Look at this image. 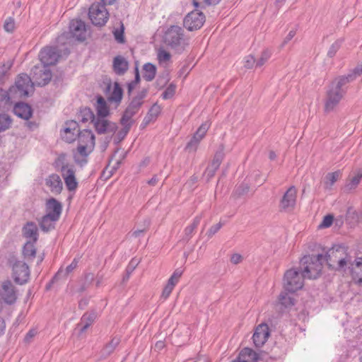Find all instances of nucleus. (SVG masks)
<instances>
[{"instance_id":"nucleus-59","label":"nucleus","mask_w":362,"mask_h":362,"mask_svg":"<svg viewBox=\"0 0 362 362\" xmlns=\"http://www.w3.org/2000/svg\"><path fill=\"white\" fill-rule=\"evenodd\" d=\"M78 260L76 258L72 261V262L66 267L65 274H68L71 272L74 269H75L78 265Z\"/></svg>"},{"instance_id":"nucleus-52","label":"nucleus","mask_w":362,"mask_h":362,"mask_svg":"<svg viewBox=\"0 0 362 362\" xmlns=\"http://www.w3.org/2000/svg\"><path fill=\"white\" fill-rule=\"evenodd\" d=\"M176 86L173 84H170L163 93V98L166 100L172 98L175 93Z\"/></svg>"},{"instance_id":"nucleus-30","label":"nucleus","mask_w":362,"mask_h":362,"mask_svg":"<svg viewBox=\"0 0 362 362\" xmlns=\"http://www.w3.org/2000/svg\"><path fill=\"white\" fill-rule=\"evenodd\" d=\"M256 354L250 348L243 349L239 354L236 360L232 362H255Z\"/></svg>"},{"instance_id":"nucleus-22","label":"nucleus","mask_w":362,"mask_h":362,"mask_svg":"<svg viewBox=\"0 0 362 362\" xmlns=\"http://www.w3.org/2000/svg\"><path fill=\"white\" fill-rule=\"evenodd\" d=\"M347 270L356 284H362V257H357L351 262Z\"/></svg>"},{"instance_id":"nucleus-19","label":"nucleus","mask_w":362,"mask_h":362,"mask_svg":"<svg viewBox=\"0 0 362 362\" xmlns=\"http://www.w3.org/2000/svg\"><path fill=\"white\" fill-rule=\"evenodd\" d=\"M223 151L224 147L221 145L220 146V150L215 153L211 163L206 168L204 175L207 178V180H209L211 178H212L214 176L216 170L218 169L224 157Z\"/></svg>"},{"instance_id":"nucleus-3","label":"nucleus","mask_w":362,"mask_h":362,"mask_svg":"<svg viewBox=\"0 0 362 362\" xmlns=\"http://www.w3.org/2000/svg\"><path fill=\"white\" fill-rule=\"evenodd\" d=\"M323 257V255H305L300 259V271L305 278L315 279L320 275Z\"/></svg>"},{"instance_id":"nucleus-62","label":"nucleus","mask_w":362,"mask_h":362,"mask_svg":"<svg viewBox=\"0 0 362 362\" xmlns=\"http://www.w3.org/2000/svg\"><path fill=\"white\" fill-rule=\"evenodd\" d=\"M351 74L354 75V79L362 75V63L358 64Z\"/></svg>"},{"instance_id":"nucleus-9","label":"nucleus","mask_w":362,"mask_h":362,"mask_svg":"<svg viewBox=\"0 0 362 362\" xmlns=\"http://www.w3.org/2000/svg\"><path fill=\"white\" fill-rule=\"evenodd\" d=\"M12 276L17 284H24L30 278V269L23 261H16L12 264Z\"/></svg>"},{"instance_id":"nucleus-46","label":"nucleus","mask_w":362,"mask_h":362,"mask_svg":"<svg viewBox=\"0 0 362 362\" xmlns=\"http://www.w3.org/2000/svg\"><path fill=\"white\" fill-rule=\"evenodd\" d=\"M200 221H201V217L197 216L194 218L192 223L185 228V234L187 238H189L192 236V235L194 233L195 229L199 224Z\"/></svg>"},{"instance_id":"nucleus-33","label":"nucleus","mask_w":362,"mask_h":362,"mask_svg":"<svg viewBox=\"0 0 362 362\" xmlns=\"http://www.w3.org/2000/svg\"><path fill=\"white\" fill-rule=\"evenodd\" d=\"M340 170L329 173L326 175L324 180V186L326 189H331L334 184L341 177Z\"/></svg>"},{"instance_id":"nucleus-21","label":"nucleus","mask_w":362,"mask_h":362,"mask_svg":"<svg viewBox=\"0 0 362 362\" xmlns=\"http://www.w3.org/2000/svg\"><path fill=\"white\" fill-rule=\"evenodd\" d=\"M88 147L78 145L77 148L73 151V157L76 165L81 167L88 163V156L93 150H88Z\"/></svg>"},{"instance_id":"nucleus-18","label":"nucleus","mask_w":362,"mask_h":362,"mask_svg":"<svg viewBox=\"0 0 362 362\" xmlns=\"http://www.w3.org/2000/svg\"><path fill=\"white\" fill-rule=\"evenodd\" d=\"M341 92H337L332 88H329L327 92L326 99L325 102V111L330 112L335 110L339 102L344 97Z\"/></svg>"},{"instance_id":"nucleus-37","label":"nucleus","mask_w":362,"mask_h":362,"mask_svg":"<svg viewBox=\"0 0 362 362\" xmlns=\"http://www.w3.org/2000/svg\"><path fill=\"white\" fill-rule=\"evenodd\" d=\"M156 73V68L153 64L147 63L144 65L143 77L147 81H152L155 78Z\"/></svg>"},{"instance_id":"nucleus-12","label":"nucleus","mask_w":362,"mask_h":362,"mask_svg":"<svg viewBox=\"0 0 362 362\" xmlns=\"http://www.w3.org/2000/svg\"><path fill=\"white\" fill-rule=\"evenodd\" d=\"M61 174L67 189L70 192L75 191L78 187V181L74 166L68 163L63 165Z\"/></svg>"},{"instance_id":"nucleus-2","label":"nucleus","mask_w":362,"mask_h":362,"mask_svg":"<svg viewBox=\"0 0 362 362\" xmlns=\"http://www.w3.org/2000/svg\"><path fill=\"white\" fill-rule=\"evenodd\" d=\"M146 95V90H142L136 96H135L129 105L125 110L123 116L121 119V124L123 126V129L118 133V136L123 139L129 132L132 126V117L139 111L141 105L143 104V100Z\"/></svg>"},{"instance_id":"nucleus-44","label":"nucleus","mask_w":362,"mask_h":362,"mask_svg":"<svg viewBox=\"0 0 362 362\" xmlns=\"http://www.w3.org/2000/svg\"><path fill=\"white\" fill-rule=\"evenodd\" d=\"M36 254V249L33 243L27 242L23 248V255L27 258H33Z\"/></svg>"},{"instance_id":"nucleus-28","label":"nucleus","mask_w":362,"mask_h":362,"mask_svg":"<svg viewBox=\"0 0 362 362\" xmlns=\"http://www.w3.org/2000/svg\"><path fill=\"white\" fill-rule=\"evenodd\" d=\"M113 69L118 75L124 74L128 69V62L122 56H117L113 60Z\"/></svg>"},{"instance_id":"nucleus-64","label":"nucleus","mask_w":362,"mask_h":362,"mask_svg":"<svg viewBox=\"0 0 362 362\" xmlns=\"http://www.w3.org/2000/svg\"><path fill=\"white\" fill-rule=\"evenodd\" d=\"M158 182V176L157 175H153V177L151 179H150L149 180H148L147 183L149 185H151V186H155L157 185Z\"/></svg>"},{"instance_id":"nucleus-4","label":"nucleus","mask_w":362,"mask_h":362,"mask_svg":"<svg viewBox=\"0 0 362 362\" xmlns=\"http://www.w3.org/2000/svg\"><path fill=\"white\" fill-rule=\"evenodd\" d=\"M164 42L177 52H182L189 45L188 39L184 36L183 30L177 25L168 29L164 36Z\"/></svg>"},{"instance_id":"nucleus-43","label":"nucleus","mask_w":362,"mask_h":362,"mask_svg":"<svg viewBox=\"0 0 362 362\" xmlns=\"http://www.w3.org/2000/svg\"><path fill=\"white\" fill-rule=\"evenodd\" d=\"M12 124V119L6 114H0V132L8 129Z\"/></svg>"},{"instance_id":"nucleus-56","label":"nucleus","mask_w":362,"mask_h":362,"mask_svg":"<svg viewBox=\"0 0 362 362\" xmlns=\"http://www.w3.org/2000/svg\"><path fill=\"white\" fill-rule=\"evenodd\" d=\"M173 289L174 287L173 286L167 284L163 290L160 298L163 300H166L170 296Z\"/></svg>"},{"instance_id":"nucleus-15","label":"nucleus","mask_w":362,"mask_h":362,"mask_svg":"<svg viewBox=\"0 0 362 362\" xmlns=\"http://www.w3.org/2000/svg\"><path fill=\"white\" fill-rule=\"evenodd\" d=\"M270 336V330L267 324L261 323L257 325L252 335V341L256 347L262 346Z\"/></svg>"},{"instance_id":"nucleus-23","label":"nucleus","mask_w":362,"mask_h":362,"mask_svg":"<svg viewBox=\"0 0 362 362\" xmlns=\"http://www.w3.org/2000/svg\"><path fill=\"white\" fill-rule=\"evenodd\" d=\"M354 80L355 79L354 75L351 74H349L347 76H341L336 78L332 82L329 88L337 92H341L342 94L345 95L346 92L345 86Z\"/></svg>"},{"instance_id":"nucleus-61","label":"nucleus","mask_w":362,"mask_h":362,"mask_svg":"<svg viewBox=\"0 0 362 362\" xmlns=\"http://www.w3.org/2000/svg\"><path fill=\"white\" fill-rule=\"evenodd\" d=\"M148 225H149V223L148 222L146 227L132 231V236H133L134 238H138V237L142 235L146 231V229H147Z\"/></svg>"},{"instance_id":"nucleus-57","label":"nucleus","mask_w":362,"mask_h":362,"mask_svg":"<svg viewBox=\"0 0 362 362\" xmlns=\"http://www.w3.org/2000/svg\"><path fill=\"white\" fill-rule=\"evenodd\" d=\"M222 227V224L221 223H216L212 226L209 230L207 231V235L209 237H212L214 234H216Z\"/></svg>"},{"instance_id":"nucleus-13","label":"nucleus","mask_w":362,"mask_h":362,"mask_svg":"<svg viewBox=\"0 0 362 362\" xmlns=\"http://www.w3.org/2000/svg\"><path fill=\"white\" fill-rule=\"evenodd\" d=\"M59 57L60 54L57 49L50 47L43 48L39 54V58L42 63L41 65L46 68L56 64Z\"/></svg>"},{"instance_id":"nucleus-1","label":"nucleus","mask_w":362,"mask_h":362,"mask_svg":"<svg viewBox=\"0 0 362 362\" xmlns=\"http://www.w3.org/2000/svg\"><path fill=\"white\" fill-rule=\"evenodd\" d=\"M323 258L329 267L343 272L347 271L352 262V256L348 248L341 245L330 248Z\"/></svg>"},{"instance_id":"nucleus-27","label":"nucleus","mask_w":362,"mask_h":362,"mask_svg":"<svg viewBox=\"0 0 362 362\" xmlns=\"http://www.w3.org/2000/svg\"><path fill=\"white\" fill-rule=\"evenodd\" d=\"M13 112L16 116L25 120L29 119L32 116L30 106L24 103L16 104L13 107Z\"/></svg>"},{"instance_id":"nucleus-50","label":"nucleus","mask_w":362,"mask_h":362,"mask_svg":"<svg viewBox=\"0 0 362 362\" xmlns=\"http://www.w3.org/2000/svg\"><path fill=\"white\" fill-rule=\"evenodd\" d=\"M13 65L11 61L7 62L5 64H0V81L3 77L8 73Z\"/></svg>"},{"instance_id":"nucleus-25","label":"nucleus","mask_w":362,"mask_h":362,"mask_svg":"<svg viewBox=\"0 0 362 362\" xmlns=\"http://www.w3.org/2000/svg\"><path fill=\"white\" fill-rule=\"evenodd\" d=\"M45 184L54 194H60L63 189L62 182L57 174L49 175L45 180Z\"/></svg>"},{"instance_id":"nucleus-35","label":"nucleus","mask_w":362,"mask_h":362,"mask_svg":"<svg viewBox=\"0 0 362 362\" xmlns=\"http://www.w3.org/2000/svg\"><path fill=\"white\" fill-rule=\"evenodd\" d=\"M161 112V107L158 104H154L152 105L151 109L149 110L147 115L144 118V122L146 124L150 123L152 121H154L159 114Z\"/></svg>"},{"instance_id":"nucleus-63","label":"nucleus","mask_w":362,"mask_h":362,"mask_svg":"<svg viewBox=\"0 0 362 362\" xmlns=\"http://www.w3.org/2000/svg\"><path fill=\"white\" fill-rule=\"evenodd\" d=\"M295 35L296 32L294 30H291L285 37L283 44L285 45L289 42L295 36Z\"/></svg>"},{"instance_id":"nucleus-7","label":"nucleus","mask_w":362,"mask_h":362,"mask_svg":"<svg viewBox=\"0 0 362 362\" xmlns=\"http://www.w3.org/2000/svg\"><path fill=\"white\" fill-rule=\"evenodd\" d=\"M88 15L93 24L99 26L104 25L109 18V13L105 5L99 3L90 6Z\"/></svg>"},{"instance_id":"nucleus-24","label":"nucleus","mask_w":362,"mask_h":362,"mask_svg":"<svg viewBox=\"0 0 362 362\" xmlns=\"http://www.w3.org/2000/svg\"><path fill=\"white\" fill-rule=\"evenodd\" d=\"M78 145L88 147V150H93L95 147V136L92 131L83 129L78 134Z\"/></svg>"},{"instance_id":"nucleus-26","label":"nucleus","mask_w":362,"mask_h":362,"mask_svg":"<svg viewBox=\"0 0 362 362\" xmlns=\"http://www.w3.org/2000/svg\"><path fill=\"white\" fill-rule=\"evenodd\" d=\"M62 209V204L54 198L48 199L46 202V214H51L55 218H59Z\"/></svg>"},{"instance_id":"nucleus-38","label":"nucleus","mask_w":362,"mask_h":362,"mask_svg":"<svg viewBox=\"0 0 362 362\" xmlns=\"http://www.w3.org/2000/svg\"><path fill=\"white\" fill-rule=\"evenodd\" d=\"M95 315L94 314H85L81 318V323L79 324L80 332H84L94 322Z\"/></svg>"},{"instance_id":"nucleus-20","label":"nucleus","mask_w":362,"mask_h":362,"mask_svg":"<svg viewBox=\"0 0 362 362\" xmlns=\"http://www.w3.org/2000/svg\"><path fill=\"white\" fill-rule=\"evenodd\" d=\"M69 30L73 37L79 41H83L86 39V25L81 20H72L70 22Z\"/></svg>"},{"instance_id":"nucleus-39","label":"nucleus","mask_w":362,"mask_h":362,"mask_svg":"<svg viewBox=\"0 0 362 362\" xmlns=\"http://www.w3.org/2000/svg\"><path fill=\"white\" fill-rule=\"evenodd\" d=\"M278 303L286 308L294 305V300L288 293L282 292L279 296Z\"/></svg>"},{"instance_id":"nucleus-5","label":"nucleus","mask_w":362,"mask_h":362,"mask_svg":"<svg viewBox=\"0 0 362 362\" xmlns=\"http://www.w3.org/2000/svg\"><path fill=\"white\" fill-rule=\"evenodd\" d=\"M10 94L13 99L28 96L33 91L31 78L25 74H20L16 80L15 85L10 88Z\"/></svg>"},{"instance_id":"nucleus-10","label":"nucleus","mask_w":362,"mask_h":362,"mask_svg":"<svg viewBox=\"0 0 362 362\" xmlns=\"http://www.w3.org/2000/svg\"><path fill=\"white\" fill-rule=\"evenodd\" d=\"M52 74L49 68H46L42 65L35 66L32 69V77L34 85L43 86L47 84L51 78Z\"/></svg>"},{"instance_id":"nucleus-32","label":"nucleus","mask_w":362,"mask_h":362,"mask_svg":"<svg viewBox=\"0 0 362 362\" xmlns=\"http://www.w3.org/2000/svg\"><path fill=\"white\" fill-rule=\"evenodd\" d=\"M97 117H106L109 115V107L102 96L97 98L96 103Z\"/></svg>"},{"instance_id":"nucleus-31","label":"nucleus","mask_w":362,"mask_h":362,"mask_svg":"<svg viewBox=\"0 0 362 362\" xmlns=\"http://www.w3.org/2000/svg\"><path fill=\"white\" fill-rule=\"evenodd\" d=\"M23 235L33 242H36L38 237L37 226L32 222L28 223L23 228Z\"/></svg>"},{"instance_id":"nucleus-34","label":"nucleus","mask_w":362,"mask_h":362,"mask_svg":"<svg viewBox=\"0 0 362 362\" xmlns=\"http://www.w3.org/2000/svg\"><path fill=\"white\" fill-rule=\"evenodd\" d=\"M58 220L52 217L51 214H45L40 222V226L43 231H49L52 229L54 226V223Z\"/></svg>"},{"instance_id":"nucleus-55","label":"nucleus","mask_w":362,"mask_h":362,"mask_svg":"<svg viewBox=\"0 0 362 362\" xmlns=\"http://www.w3.org/2000/svg\"><path fill=\"white\" fill-rule=\"evenodd\" d=\"M4 28L7 32H13L15 29V22L11 18H8L6 20Z\"/></svg>"},{"instance_id":"nucleus-53","label":"nucleus","mask_w":362,"mask_h":362,"mask_svg":"<svg viewBox=\"0 0 362 362\" xmlns=\"http://www.w3.org/2000/svg\"><path fill=\"white\" fill-rule=\"evenodd\" d=\"M333 220L334 216L331 214H328L323 218V220L319 227L321 228H329L332 226Z\"/></svg>"},{"instance_id":"nucleus-17","label":"nucleus","mask_w":362,"mask_h":362,"mask_svg":"<svg viewBox=\"0 0 362 362\" xmlns=\"http://www.w3.org/2000/svg\"><path fill=\"white\" fill-rule=\"evenodd\" d=\"M0 296L6 303L9 305L13 304L16 301V291L10 281L7 280L2 283Z\"/></svg>"},{"instance_id":"nucleus-29","label":"nucleus","mask_w":362,"mask_h":362,"mask_svg":"<svg viewBox=\"0 0 362 362\" xmlns=\"http://www.w3.org/2000/svg\"><path fill=\"white\" fill-rule=\"evenodd\" d=\"M157 60L160 66L168 67L172 63L170 53L163 47L157 49Z\"/></svg>"},{"instance_id":"nucleus-8","label":"nucleus","mask_w":362,"mask_h":362,"mask_svg":"<svg viewBox=\"0 0 362 362\" xmlns=\"http://www.w3.org/2000/svg\"><path fill=\"white\" fill-rule=\"evenodd\" d=\"M86 112L90 115V118H93L92 121L98 134H114L115 133L117 129V126L115 123L109 121L105 117L95 118L90 110H88Z\"/></svg>"},{"instance_id":"nucleus-16","label":"nucleus","mask_w":362,"mask_h":362,"mask_svg":"<svg viewBox=\"0 0 362 362\" xmlns=\"http://www.w3.org/2000/svg\"><path fill=\"white\" fill-rule=\"evenodd\" d=\"M297 190L294 186L290 187L284 193L280 202V209L287 211L293 209L296 203Z\"/></svg>"},{"instance_id":"nucleus-6","label":"nucleus","mask_w":362,"mask_h":362,"mask_svg":"<svg viewBox=\"0 0 362 362\" xmlns=\"http://www.w3.org/2000/svg\"><path fill=\"white\" fill-rule=\"evenodd\" d=\"M305 277L303 273H300L296 269L287 270L284 276L283 285L286 291L296 292L301 289L304 284Z\"/></svg>"},{"instance_id":"nucleus-40","label":"nucleus","mask_w":362,"mask_h":362,"mask_svg":"<svg viewBox=\"0 0 362 362\" xmlns=\"http://www.w3.org/2000/svg\"><path fill=\"white\" fill-rule=\"evenodd\" d=\"M13 98L10 94V90L5 91L0 88V108H5L6 105H10Z\"/></svg>"},{"instance_id":"nucleus-36","label":"nucleus","mask_w":362,"mask_h":362,"mask_svg":"<svg viewBox=\"0 0 362 362\" xmlns=\"http://www.w3.org/2000/svg\"><path fill=\"white\" fill-rule=\"evenodd\" d=\"M361 178V170H358L354 175L349 178L347 183L346 185V189L352 190L356 189L357 186L359 185Z\"/></svg>"},{"instance_id":"nucleus-58","label":"nucleus","mask_w":362,"mask_h":362,"mask_svg":"<svg viewBox=\"0 0 362 362\" xmlns=\"http://www.w3.org/2000/svg\"><path fill=\"white\" fill-rule=\"evenodd\" d=\"M339 47L340 45L338 42H336L334 44H332L327 52L328 56L329 57H334L337 52L338 51V49H339Z\"/></svg>"},{"instance_id":"nucleus-14","label":"nucleus","mask_w":362,"mask_h":362,"mask_svg":"<svg viewBox=\"0 0 362 362\" xmlns=\"http://www.w3.org/2000/svg\"><path fill=\"white\" fill-rule=\"evenodd\" d=\"M210 127V123L205 122L201 124L191 140L187 143L186 149L189 151H196L200 141L204 139Z\"/></svg>"},{"instance_id":"nucleus-47","label":"nucleus","mask_w":362,"mask_h":362,"mask_svg":"<svg viewBox=\"0 0 362 362\" xmlns=\"http://www.w3.org/2000/svg\"><path fill=\"white\" fill-rule=\"evenodd\" d=\"M272 52L269 49H264L261 53L259 57L256 59V67L262 66L271 57Z\"/></svg>"},{"instance_id":"nucleus-49","label":"nucleus","mask_w":362,"mask_h":362,"mask_svg":"<svg viewBox=\"0 0 362 362\" xmlns=\"http://www.w3.org/2000/svg\"><path fill=\"white\" fill-rule=\"evenodd\" d=\"M221 0H193L195 7H203L207 5L217 4Z\"/></svg>"},{"instance_id":"nucleus-48","label":"nucleus","mask_w":362,"mask_h":362,"mask_svg":"<svg viewBox=\"0 0 362 362\" xmlns=\"http://www.w3.org/2000/svg\"><path fill=\"white\" fill-rule=\"evenodd\" d=\"M114 37L116 40V41L119 43H124V27L123 25H121V27L118 29H116L113 32Z\"/></svg>"},{"instance_id":"nucleus-45","label":"nucleus","mask_w":362,"mask_h":362,"mask_svg":"<svg viewBox=\"0 0 362 362\" xmlns=\"http://www.w3.org/2000/svg\"><path fill=\"white\" fill-rule=\"evenodd\" d=\"M183 274V269L181 268L176 269L173 274L169 278L168 283V284L173 286V287L179 282L180 277Z\"/></svg>"},{"instance_id":"nucleus-60","label":"nucleus","mask_w":362,"mask_h":362,"mask_svg":"<svg viewBox=\"0 0 362 362\" xmlns=\"http://www.w3.org/2000/svg\"><path fill=\"white\" fill-rule=\"evenodd\" d=\"M243 261V257L240 254L235 253L230 256V262L233 264H238Z\"/></svg>"},{"instance_id":"nucleus-41","label":"nucleus","mask_w":362,"mask_h":362,"mask_svg":"<svg viewBox=\"0 0 362 362\" xmlns=\"http://www.w3.org/2000/svg\"><path fill=\"white\" fill-rule=\"evenodd\" d=\"M122 89L117 83L114 84L113 90L109 97V100L115 103H119L122 98Z\"/></svg>"},{"instance_id":"nucleus-11","label":"nucleus","mask_w":362,"mask_h":362,"mask_svg":"<svg viewBox=\"0 0 362 362\" xmlns=\"http://www.w3.org/2000/svg\"><path fill=\"white\" fill-rule=\"evenodd\" d=\"M205 22V16L198 10L189 13L184 18V26L189 31L198 30Z\"/></svg>"},{"instance_id":"nucleus-51","label":"nucleus","mask_w":362,"mask_h":362,"mask_svg":"<svg viewBox=\"0 0 362 362\" xmlns=\"http://www.w3.org/2000/svg\"><path fill=\"white\" fill-rule=\"evenodd\" d=\"M75 132H71V128H65L64 130V134H62V137L66 142L70 143L75 139Z\"/></svg>"},{"instance_id":"nucleus-54","label":"nucleus","mask_w":362,"mask_h":362,"mask_svg":"<svg viewBox=\"0 0 362 362\" xmlns=\"http://www.w3.org/2000/svg\"><path fill=\"white\" fill-rule=\"evenodd\" d=\"M244 66L247 69H252L256 67V59L252 55H248L244 59Z\"/></svg>"},{"instance_id":"nucleus-42","label":"nucleus","mask_w":362,"mask_h":362,"mask_svg":"<svg viewBox=\"0 0 362 362\" xmlns=\"http://www.w3.org/2000/svg\"><path fill=\"white\" fill-rule=\"evenodd\" d=\"M119 339L117 337L113 338L105 346L102 351L104 356H108L112 354L117 345L119 344Z\"/></svg>"}]
</instances>
